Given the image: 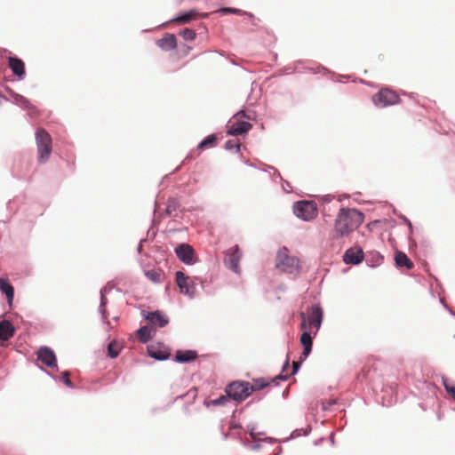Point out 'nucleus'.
Instances as JSON below:
<instances>
[{
    "label": "nucleus",
    "mask_w": 455,
    "mask_h": 455,
    "mask_svg": "<svg viewBox=\"0 0 455 455\" xmlns=\"http://www.w3.org/2000/svg\"><path fill=\"white\" fill-rule=\"evenodd\" d=\"M364 220L363 213L354 208H340L334 223V238L348 235L358 228Z\"/></svg>",
    "instance_id": "obj_1"
},
{
    "label": "nucleus",
    "mask_w": 455,
    "mask_h": 455,
    "mask_svg": "<svg viewBox=\"0 0 455 455\" xmlns=\"http://www.w3.org/2000/svg\"><path fill=\"white\" fill-rule=\"evenodd\" d=\"M224 392L230 400L235 403H241L248 398L252 393L251 383L244 380H235L230 382Z\"/></svg>",
    "instance_id": "obj_2"
},
{
    "label": "nucleus",
    "mask_w": 455,
    "mask_h": 455,
    "mask_svg": "<svg viewBox=\"0 0 455 455\" xmlns=\"http://www.w3.org/2000/svg\"><path fill=\"white\" fill-rule=\"evenodd\" d=\"M292 212L297 218L304 221H311L316 218L318 209L315 201L300 200L293 204Z\"/></svg>",
    "instance_id": "obj_3"
},
{
    "label": "nucleus",
    "mask_w": 455,
    "mask_h": 455,
    "mask_svg": "<svg viewBox=\"0 0 455 455\" xmlns=\"http://www.w3.org/2000/svg\"><path fill=\"white\" fill-rule=\"evenodd\" d=\"M285 251H287L286 247H283V250H280L275 258V267L281 271L287 274H297L299 272L300 266L299 260L295 256L288 255Z\"/></svg>",
    "instance_id": "obj_4"
},
{
    "label": "nucleus",
    "mask_w": 455,
    "mask_h": 455,
    "mask_svg": "<svg viewBox=\"0 0 455 455\" xmlns=\"http://www.w3.org/2000/svg\"><path fill=\"white\" fill-rule=\"evenodd\" d=\"M36 141L40 163L49 160L52 154V141L51 135L44 129H37Z\"/></svg>",
    "instance_id": "obj_5"
},
{
    "label": "nucleus",
    "mask_w": 455,
    "mask_h": 455,
    "mask_svg": "<svg viewBox=\"0 0 455 455\" xmlns=\"http://www.w3.org/2000/svg\"><path fill=\"white\" fill-rule=\"evenodd\" d=\"M299 316L302 319L300 327L302 329H307V324H311L315 328V331L314 333V335H315L323 323V310L320 304H315L310 307V315L308 317H307V315L304 312H300Z\"/></svg>",
    "instance_id": "obj_6"
},
{
    "label": "nucleus",
    "mask_w": 455,
    "mask_h": 455,
    "mask_svg": "<svg viewBox=\"0 0 455 455\" xmlns=\"http://www.w3.org/2000/svg\"><path fill=\"white\" fill-rule=\"evenodd\" d=\"M372 102L378 108H386L397 104L399 102V96L394 91L382 88L372 96Z\"/></svg>",
    "instance_id": "obj_7"
},
{
    "label": "nucleus",
    "mask_w": 455,
    "mask_h": 455,
    "mask_svg": "<svg viewBox=\"0 0 455 455\" xmlns=\"http://www.w3.org/2000/svg\"><path fill=\"white\" fill-rule=\"evenodd\" d=\"M225 258H224V265L225 267L233 271L234 273L239 275L241 273V268L239 266L240 260L242 259V252L237 244L228 248L225 251Z\"/></svg>",
    "instance_id": "obj_8"
},
{
    "label": "nucleus",
    "mask_w": 455,
    "mask_h": 455,
    "mask_svg": "<svg viewBox=\"0 0 455 455\" xmlns=\"http://www.w3.org/2000/svg\"><path fill=\"white\" fill-rule=\"evenodd\" d=\"M176 283L181 293L193 297L196 294V288L193 280L185 275L181 271L176 272Z\"/></svg>",
    "instance_id": "obj_9"
},
{
    "label": "nucleus",
    "mask_w": 455,
    "mask_h": 455,
    "mask_svg": "<svg viewBox=\"0 0 455 455\" xmlns=\"http://www.w3.org/2000/svg\"><path fill=\"white\" fill-rule=\"evenodd\" d=\"M175 253L178 259L185 264H194L196 262L195 250L188 243H181L175 248Z\"/></svg>",
    "instance_id": "obj_10"
},
{
    "label": "nucleus",
    "mask_w": 455,
    "mask_h": 455,
    "mask_svg": "<svg viewBox=\"0 0 455 455\" xmlns=\"http://www.w3.org/2000/svg\"><path fill=\"white\" fill-rule=\"evenodd\" d=\"M343 261L345 264L358 265L364 259V253L361 247H351L343 254Z\"/></svg>",
    "instance_id": "obj_11"
},
{
    "label": "nucleus",
    "mask_w": 455,
    "mask_h": 455,
    "mask_svg": "<svg viewBox=\"0 0 455 455\" xmlns=\"http://www.w3.org/2000/svg\"><path fill=\"white\" fill-rule=\"evenodd\" d=\"M37 359L45 364L47 367H55L57 365V359L54 352L48 347H40L37 352Z\"/></svg>",
    "instance_id": "obj_12"
},
{
    "label": "nucleus",
    "mask_w": 455,
    "mask_h": 455,
    "mask_svg": "<svg viewBox=\"0 0 455 455\" xmlns=\"http://www.w3.org/2000/svg\"><path fill=\"white\" fill-rule=\"evenodd\" d=\"M252 128V124L245 121H236L227 130L229 136H238L246 134Z\"/></svg>",
    "instance_id": "obj_13"
},
{
    "label": "nucleus",
    "mask_w": 455,
    "mask_h": 455,
    "mask_svg": "<svg viewBox=\"0 0 455 455\" xmlns=\"http://www.w3.org/2000/svg\"><path fill=\"white\" fill-rule=\"evenodd\" d=\"M148 352L149 356L156 360H165L171 355L170 349L167 347L161 344L150 345L148 347Z\"/></svg>",
    "instance_id": "obj_14"
},
{
    "label": "nucleus",
    "mask_w": 455,
    "mask_h": 455,
    "mask_svg": "<svg viewBox=\"0 0 455 455\" xmlns=\"http://www.w3.org/2000/svg\"><path fill=\"white\" fill-rule=\"evenodd\" d=\"M299 342L303 347L299 359L305 360L312 352L313 337L307 331H304L300 335Z\"/></svg>",
    "instance_id": "obj_15"
},
{
    "label": "nucleus",
    "mask_w": 455,
    "mask_h": 455,
    "mask_svg": "<svg viewBox=\"0 0 455 455\" xmlns=\"http://www.w3.org/2000/svg\"><path fill=\"white\" fill-rule=\"evenodd\" d=\"M9 68L12 73L20 78H22L25 75V64L24 62L16 57L8 58Z\"/></svg>",
    "instance_id": "obj_16"
},
{
    "label": "nucleus",
    "mask_w": 455,
    "mask_h": 455,
    "mask_svg": "<svg viewBox=\"0 0 455 455\" xmlns=\"http://www.w3.org/2000/svg\"><path fill=\"white\" fill-rule=\"evenodd\" d=\"M146 318L151 324L156 327H164L169 322L168 318L159 311L148 313Z\"/></svg>",
    "instance_id": "obj_17"
},
{
    "label": "nucleus",
    "mask_w": 455,
    "mask_h": 455,
    "mask_svg": "<svg viewBox=\"0 0 455 455\" xmlns=\"http://www.w3.org/2000/svg\"><path fill=\"white\" fill-rule=\"evenodd\" d=\"M156 44L164 51H169L176 48L177 40L174 35L165 34L164 36L156 41Z\"/></svg>",
    "instance_id": "obj_18"
},
{
    "label": "nucleus",
    "mask_w": 455,
    "mask_h": 455,
    "mask_svg": "<svg viewBox=\"0 0 455 455\" xmlns=\"http://www.w3.org/2000/svg\"><path fill=\"white\" fill-rule=\"evenodd\" d=\"M363 259L368 267H376L383 263L384 258L379 251H372L367 252Z\"/></svg>",
    "instance_id": "obj_19"
},
{
    "label": "nucleus",
    "mask_w": 455,
    "mask_h": 455,
    "mask_svg": "<svg viewBox=\"0 0 455 455\" xmlns=\"http://www.w3.org/2000/svg\"><path fill=\"white\" fill-rule=\"evenodd\" d=\"M395 262L397 267H406L412 269L414 267L411 259L403 251H397L395 254Z\"/></svg>",
    "instance_id": "obj_20"
},
{
    "label": "nucleus",
    "mask_w": 455,
    "mask_h": 455,
    "mask_svg": "<svg viewBox=\"0 0 455 455\" xmlns=\"http://www.w3.org/2000/svg\"><path fill=\"white\" fill-rule=\"evenodd\" d=\"M14 334V328L11 322L3 320L0 322V340L6 341Z\"/></svg>",
    "instance_id": "obj_21"
},
{
    "label": "nucleus",
    "mask_w": 455,
    "mask_h": 455,
    "mask_svg": "<svg viewBox=\"0 0 455 455\" xmlns=\"http://www.w3.org/2000/svg\"><path fill=\"white\" fill-rule=\"evenodd\" d=\"M218 12H220L223 15H228V14L246 15L251 20H252L253 26L257 25L256 20H258L255 18V16L251 12H248L243 11L241 9L233 8V7H222L218 11Z\"/></svg>",
    "instance_id": "obj_22"
},
{
    "label": "nucleus",
    "mask_w": 455,
    "mask_h": 455,
    "mask_svg": "<svg viewBox=\"0 0 455 455\" xmlns=\"http://www.w3.org/2000/svg\"><path fill=\"white\" fill-rule=\"evenodd\" d=\"M197 358L196 351L186 350L177 351L175 360L179 363H188Z\"/></svg>",
    "instance_id": "obj_23"
},
{
    "label": "nucleus",
    "mask_w": 455,
    "mask_h": 455,
    "mask_svg": "<svg viewBox=\"0 0 455 455\" xmlns=\"http://www.w3.org/2000/svg\"><path fill=\"white\" fill-rule=\"evenodd\" d=\"M155 330H152L148 326H142L137 331L138 337L140 340L143 343L148 342L151 339L153 334L155 333Z\"/></svg>",
    "instance_id": "obj_24"
},
{
    "label": "nucleus",
    "mask_w": 455,
    "mask_h": 455,
    "mask_svg": "<svg viewBox=\"0 0 455 455\" xmlns=\"http://www.w3.org/2000/svg\"><path fill=\"white\" fill-rule=\"evenodd\" d=\"M0 290L7 296L8 299L12 300L13 299L14 289L6 279H0Z\"/></svg>",
    "instance_id": "obj_25"
},
{
    "label": "nucleus",
    "mask_w": 455,
    "mask_h": 455,
    "mask_svg": "<svg viewBox=\"0 0 455 455\" xmlns=\"http://www.w3.org/2000/svg\"><path fill=\"white\" fill-rule=\"evenodd\" d=\"M441 379H442V384L444 387V390L455 401V385H454V383L451 380H450L448 378H446L445 376H442Z\"/></svg>",
    "instance_id": "obj_26"
},
{
    "label": "nucleus",
    "mask_w": 455,
    "mask_h": 455,
    "mask_svg": "<svg viewBox=\"0 0 455 455\" xmlns=\"http://www.w3.org/2000/svg\"><path fill=\"white\" fill-rule=\"evenodd\" d=\"M121 349H122L121 344L116 342V340H113L108 346V355L111 358H116L120 354Z\"/></svg>",
    "instance_id": "obj_27"
},
{
    "label": "nucleus",
    "mask_w": 455,
    "mask_h": 455,
    "mask_svg": "<svg viewBox=\"0 0 455 455\" xmlns=\"http://www.w3.org/2000/svg\"><path fill=\"white\" fill-rule=\"evenodd\" d=\"M311 430L312 428L310 425H307L305 428H297L293 430L291 434V436L289 438H286L283 442H287L291 439H294L301 435L307 436L310 434Z\"/></svg>",
    "instance_id": "obj_28"
},
{
    "label": "nucleus",
    "mask_w": 455,
    "mask_h": 455,
    "mask_svg": "<svg viewBox=\"0 0 455 455\" xmlns=\"http://www.w3.org/2000/svg\"><path fill=\"white\" fill-rule=\"evenodd\" d=\"M197 15L196 11L193 10L188 12H186L183 15H180L173 20L174 22L180 23V24H185L189 22L191 20L196 19Z\"/></svg>",
    "instance_id": "obj_29"
},
{
    "label": "nucleus",
    "mask_w": 455,
    "mask_h": 455,
    "mask_svg": "<svg viewBox=\"0 0 455 455\" xmlns=\"http://www.w3.org/2000/svg\"><path fill=\"white\" fill-rule=\"evenodd\" d=\"M229 398L228 396L227 395V394L225 393V395H220V397L216 398V399H213V400H211V401H204V404L206 406V407H209L211 404L214 405V406H218V405H226L228 402H229Z\"/></svg>",
    "instance_id": "obj_30"
},
{
    "label": "nucleus",
    "mask_w": 455,
    "mask_h": 455,
    "mask_svg": "<svg viewBox=\"0 0 455 455\" xmlns=\"http://www.w3.org/2000/svg\"><path fill=\"white\" fill-rule=\"evenodd\" d=\"M270 382H268L264 378H259L254 379L253 384H251V387L252 389V392L259 391L261 389H264L265 387H268Z\"/></svg>",
    "instance_id": "obj_31"
},
{
    "label": "nucleus",
    "mask_w": 455,
    "mask_h": 455,
    "mask_svg": "<svg viewBox=\"0 0 455 455\" xmlns=\"http://www.w3.org/2000/svg\"><path fill=\"white\" fill-rule=\"evenodd\" d=\"M242 144L238 140H228L225 143L224 148L228 151L235 150L236 153H239L241 150Z\"/></svg>",
    "instance_id": "obj_32"
},
{
    "label": "nucleus",
    "mask_w": 455,
    "mask_h": 455,
    "mask_svg": "<svg viewBox=\"0 0 455 455\" xmlns=\"http://www.w3.org/2000/svg\"><path fill=\"white\" fill-rule=\"evenodd\" d=\"M217 140L216 134L212 133L201 140V148L212 147Z\"/></svg>",
    "instance_id": "obj_33"
},
{
    "label": "nucleus",
    "mask_w": 455,
    "mask_h": 455,
    "mask_svg": "<svg viewBox=\"0 0 455 455\" xmlns=\"http://www.w3.org/2000/svg\"><path fill=\"white\" fill-rule=\"evenodd\" d=\"M146 276L154 283H160L162 275L156 270H149L146 272Z\"/></svg>",
    "instance_id": "obj_34"
},
{
    "label": "nucleus",
    "mask_w": 455,
    "mask_h": 455,
    "mask_svg": "<svg viewBox=\"0 0 455 455\" xmlns=\"http://www.w3.org/2000/svg\"><path fill=\"white\" fill-rule=\"evenodd\" d=\"M306 69L309 72H312L313 74H318L323 71V75H327V74H330L331 76L335 75L334 73L331 72L327 68H325L322 65H319L316 68H307Z\"/></svg>",
    "instance_id": "obj_35"
},
{
    "label": "nucleus",
    "mask_w": 455,
    "mask_h": 455,
    "mask_svg": "<svg viewBox=\"0 0 455 455\" xmlns=\"http://www.w3.org/2000/svg\"><path fill=\"white\" fill-rule=\"evenodd\" d=\"M180 35L185 40H193L196 37V33L188 28L183 29Z\"/></svg>",
    "instance_id": "obj_36"
},
{
    "label": "nucleus",
    "mask_w": 455,
    "mask_h": 455,
    "mask_svg": "<svg viewBox=\"0 0 455 455\" xmlns=\"http://www.w3.org/2000/svg\"><path fill=\"white\" fill-rule=\"evenodd\" d=\"M247 430L249 432V435L252 438V439H256V436L258 435H262V433H256L255 430H256V424L253 423V422H251L247 425Z\"/></svg>",
    "instance_id": "obj_37"
},
{
    "label": "nucleus",
    "mask_w": 455,
    "mask_h": 455,
    "mask_svg": "<svg viewBox=\"0 0 455 455\" xmlns=\"http://www.w3.org/2000/svg\"><path fill=\"white\" fill-rule=\"evenodd\" d=\"M338 400L336 398L331 399L329 401H323L322 402V410L323 411H328L330 410L333 405L337 404Z\"/></svg>",
    "instance_id": "obj_38"
},
{
    "label": "nucleus",
    "mask_w": 455,
    "mask_h": 455,
    "mask_svg": "<svg viewBox=\"0 0 455 455\" xmlns=\"http://www.w3.org/2000/svg\"><path fill=\"white\" fill-rule=\"evenodd\" d=\"M268 170L274 171V180H275V179H279L281 181L283 180L280 172L277 170H275V167L271 165H265V168L262 169L263 172H267Z\"/></svg>",
    "instance_id": "obj_39"
},
{
    "label": "nucleus",
    "mask_w": 455,
    "mask_h": 455,
    "mask_svg": "<svg viewBox=\"0 0 455 455\" xmlns=\"http://www.w3.org/2000/svg\"><path fill=\"white\" fill-rule=\"evenodd\" d=\"M399 218H400V219L402 220V221L405 224V226H407V227H408V228H409V233H410V235H411V234H412V232H413V227H412V224H411V220H410L407 217H405V216H403V215H400V216H399Z\"/></svg>",
    "instance_id": "obj_40"
},
{
    "label": "nucleus",
    "mask_w": 455,
    "mask_h": 455,
    "mask_svg": "<svg viewBox=\"0 0 455 455\" xmlns=\"http://www.w3.org/2000/svg\"><path fill=\"white\" fill-rule=\"evenodd\" d=\"M63 382L69 387H73V383L69 379V373L68 371H63L61 373Z\"/></svg>",
    "instance_id": "obj_41"
},
{
    "label": "nucleus",
    "mask_w": 455,
    "mask_h": 455,
    "mask_svg": "<svg viewBox=\"0 0 455 455\" xmlns=\"http://www.w3.org/2000/svg\"><path fill=\"white\" fill-rule=\"evenodd\" d=\"M291 377V375L289 374H283V373H280L278 374L276 377H275L271 382L275 383V385H278V383H276V380H287L289 378Z\"/></svg>",
    "instance_id": "obj_42"
},
{
    "label": "nucleus",
    "mask_w": 455,
    "mask_h": 455,
    "mask_svg": "<svg viewBox=\"0 0 455 455\" xmlns=\"http://www.w3.org/2000/svg\"><path fill=\"white\" fill-rule=\"evenodd\" d=\"M197 396V389L196 388H193L191 390H189L186 395H185V397L187 398V400H190L192 399L193 401H195V399L196 398Z\"/></svg>",
    "instance_id": "obj_43"
},
{
    "label": "nucleus",
    "mask_w": 455,
    "mask_h": 455,
    "mask_svg": "<svg viewBox=\"0 0 455 455\" xmlns=\"http://www.w3.org/2000/svg\"><path fill=\"white\" fill-rule=\"evenodd\" d=\"M302 362H303V360H301V359H300V362H299V363L293 362L292 371L290 374L291 376L295 375L299 371Z\"/></svg>",
    "instance_id": "obj_44"
},
{
    "label": "nucleus",
    "mask_w": 455,
    "mask_h": 455,
    "mask_svg": "<svg viewBox=\"0 0 455 455\" xmlns=\"http://www.w3.org/2000/svg\"><path fill=\"white\" fill-rule=\"evenodd\" d=\"M262 442V439H258L255 441L253 444H251L250 449L253 451H258L261 448L260 443Z\"/></svg>",
    "instance_id": "obj_45"
},
{
    "label": "nucleus",
    "mask_w": 455,
    "mask_h": 455,
    "mask_svg": "<svg viewBox=\"0 0 455 455\" xmlns=\"http://www.w3.org/2000/svg\"><path fill=\"white\" fill-rule=\"evenodd\" d=\"M237 116H239V117H241V118L251 119V116H248V115L245 113V111H243V110H240V111H238L237 113H235V114L233 116V117H237Z\"/></svg>",
    "instance_id": "obj_46"
},
{
    "label": "nucleus",
    "mask_w": 455,
    "mask_h": 455,
    "mask_svg": "<svg viewBox=\"0 0 455 455\" xmlns=\"http://www.w3.org/2000/svg\"><path fill=\"white\" fill-rule=\"evenodd\" d=\"M282 182H283V185H282L283 186V189L286 193H290L291 191V187L290 183L287 180H283Z\"/></svg>",
    "instance_id": "obj_47"
},
{
    "label": "nucleus",
    "mask_w": 455,
    "mask_h": 455,
    "mask_svg": "<svg viewBox=\"0 0 455 455\" xmlns=\"http://www.w3.org/2000/svg\"><path fill=\"white\" fill-rule=\"evenodd\" d=\"M229 428L230 429H240V428H242V426L239 423H236L235 421H230Z\"/></svg>",
    "instance_id": "obj_48"
},
{
    "label": "nucleus",
    "mask_w": 455,
    "mask_h": 455,
    "mask_svg": "<svg viewBox=\"0 0 455 455\" xmlns=\"http://www.w3.org/2000/svg\"><path fill=\"white\" fill-rule=\"evenodd\" d=\"M239 442L247 448H250L251 446V443L248 440L243 439L242 436H239Z\"/></svg>",
    "instance_id": "obj_49"
},
{
    "label": "nucleus",
    "mask_w": 455,
    "mask_h": 455,
    "mask_svg": "<svg viewBox=\"0 0 455 455\" xmlns=\"http://www.w3.org/2000/svg\"><path fill=\"white\" fill-rule=\"evenodd\" d=\"M240 160L246 165L250 166V167H254V165L252 164H251L249 162V160H247L246 158H244L242 155L240 156Z\"/></svg>",
    "instance_id": "obj_50"
},
{
    "label": "nucleus",
    "mask_w": 455,
    "mask_h": 455,
    "mask_svg": "<svg viewBox=\"0 0 455 455\" xmlns=\"http://www.w3.org/2000/svg\"><path fill=\"white\" fill-rule=\"evenodd\" d=\"M262 442H266L268 443H274L276 442V440L272 437H266V438L262 439Z\"/></svg>",
    "instance_id": "obj_51"
},
{
    "label": "nucleus",
    "mask_w": 455,
    "mask_h": 455,
    "mask_svg": "<svg viewBox=\"0 0 455 455\" xmlns=\"http://www.w3.org/2000/svg\"><path fill=\"white\" fill-rule=\"evenodd\" d=\"M409 246L410 248L417 246L416 242L411 237V235L409 236Z\"/></svg>",
    "instance_id": "obj_52"
},
{
    "label": "nucleus",
    "mask_w": 455,
    "mask_h": 455,
    "mask_svg": "<svg viewBox=\"0 0 455 455\" xmlns=\"http://www.w3.org/2000/svg\"><path fill=\"white\" fill-rule=\"evenodd\" d=\"M289 363H290V359H289V357H287L283 365V369H282L283 371H284L288 368Z\"/></svg>",
    "instance_id": "obj_53"
},
{
    "label": "nucleus",
    "mask_w": 455,
    "mask_h": 455,
    "mask_svg": "<svg viewBox=\"0 0 455 455\" xmlns=\"http://www.w3.org/2000/svg\"><path fill=\"white\" fill-rule=\"evenodd\" d=\"M330 441H331V444L334 445L335 439H334V434L333 433H331V435H330Z\"/></svg>",
    "instance_id": "obj_54"
},
{
    "label": "nucleus",
    "mask_w": 455,
    "mask_h": 455,
    "mask_svg": "<svg viewBox=\"0 0 455 455\" xmlns=\"http://www.w3.org/2000/svg\"><path fill=\"white\" fill-rule=\"evenodd\" d=\"M222 436L224 440H227L231 435L227 432H222Z\"/></svg>",
    "instance_id": "obj_55"
},
{
    "label": "nucleus",
    "mask_w": 455,
    "mask_h": 455,
    "mask_svg": "<svg viewBox=\"0 0 455 455\" xmlns=\"http://www.w3.org/2000/svg\"><path fill=\"white\" fill-rule=\"evenodd\" d=\"M239 436H241L239 433L231 435V437L237 439L238 441H239Z\"/></svg>",
    "instance_id": "obj_56"
},
{
    "label": "nucleus",
    "mask_w": 455,
    "mask_h": 455,
    "mask_svg": "<svg viewBox=\"0 0 455 455\" xmlns=\"http://www.w3.org/2000/svg\"><path fill=\"white\" fill-rule=\"evenodd\" d=\"M331 201V196L327 195L324 196V202H330Z\"/></svg>",
    "instance_id": "obj_57"
},
{
    "label": "nucleus",
    "mask_w": 455,
    "mask_h": 455,
    "mask_svg": "<svg viewBox=\"0 0 455 455\" xmlns=\"http://www.w3.org/2000/svg\"><path fill=\"white\" fill-rule=\"evenodd\" d=\"M323 438H321V439H319V440H316V441L315 442V445H318L319 443H321L323 442Z\"/></svg>",
    "instance_id": "obj_58"
},
{
    "label": "nucleus",
    "mask_w": 455,
    "mask_h": 455,
    "mask_svg": "<svg viewBox=\"0 0 455 455\" xmlns=\"http://www.w3.org/2000/svg\"><path fill=\"white\" fill-rule=\"evenodd\" d=\"M207 16H208V14H207V13H202V12H201V14H200L201 19H204V18H205V17H207Z\"/></svg>",
    "instance_id": "obj_59"
},
{
    "label": "nucleus",
    "mask_w": 455,
    "mask_h": 455,
    "mask_svg": "<svg viewBox=\"0 0 455 455\" xmlns=\"http://www.w3.org/2000/svg\"><path fill=\"white\" fill-rule=\"evenodd\" d=\"M440 303L446 307V305L444 304V300L443 299H440Z\"/></svg>",
    "instance_id": "obj_60"
},
{
    "label": "nucleus",
    "mask_w": 455,
    "mask_h": 455,
    "mask_svg": "<svg viewBox=\"0 0 455 455\" xmlns=\"http://www.w3.org/2000/svg\"><path fill=\"white\" fill-rule=\"evenodd\" d=\"M231 63H232L233 65H237V64H236V62H235V60H231Z\"/></svg>",
    "instance_id": "obj_61"
},
{
    "label": "nucleus",
    "mask_w": 455,
    "mask_h": 455,
    "mask_svg": "<svg viewBox=\"0 0 455 455\" xmlns=\"http://www.w3.org/2000/svg\"><path fill=\"white\" fill-rule=\"evenodd\" d=\"M200 28H201V30H202L203 28L206 30V28H205V27H203L202 25L200 26Z\"/></svg>",
    "instance_id": "obj_62"
}]
</instances>
